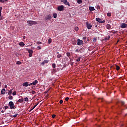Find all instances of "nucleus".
I'll use <instances>...</instances> for the list:
<instances>
[{"instance_id": "1", "label": "nucleus", "mask_w": 127, "mask_h": 127, "mask_svg": "<svg viewBox=\"0 0 127 127\" xmlns=\"http://www.w3.org/2000/svg\"><path fill=\"white\" fill-rule=\"evenodd\" d=\"M27 23L28 26H31V25H35V24H37V22L36 21L28 20Z\"/></svg>"}, {"instance_id": "2", "label": "nucleus", "mask_w": 127, "mask_h": 127, "mask_svg": "<svg viewBox=\"0 0 127 127\" xmlns=\"http://www.w3.org/2000/svg\"><path fill=\"white\" fill-rule=\"evenodd\" d=\"M8 106L10 107V109L11 110H12V109H14L15 106H14V104L12 101H10L8 104Z\"/></svg>"}, {"instance_id": "3", "label": "nucleus", "mask_w": 127, "mask_h": 127, "mask_svg": "<svg viewBox=\"0 0 127 127\" xmlns=\"http://www.w3.org/2000/svg\"><path fill=\"white\" fill-rule=\"evenodd\" d=\"M96 21H98V22H99V23H105V22H106V20H103L102 21V19L100 18H96Z\"/></svg>"}, {"instance_id": "4", "label": "nucleus", "mask_w": 127, "mask_h": 127, "mask_svg": "<svg viewBox=\"0 0 127 127\" xmlns=\"http://www.w3.org/2000/svg\"><path fill=\"white\" fill-rule=\"evenodd\" d=\"M85 24L87 29H91L92 28V24L89 23V22H86Z\"/></svg>"}, {"instance_id": "5", "label": "nucleus", "mask_w": 127, "mask_h": 127, "mask_svg": "<svg viewBox=\"0 0 127 127\" xmlns=\"http://www.w3.org/2000/svg\"><path fill=\"white\" fill-rule=\"evenodd\" d=\"M64 7H65L63 5H61V6H59L58 7V11H63V10H64Z\"/></svg>"}, {"instance_id": "6", "label": "nucleus", "mask_w": 127, "mask_h": 127, "mask_svg": "<svg viewBox=\"0 0 127 127\" xmlns=\"http://www.w3.org/2000/svg\"><path fill=\"white\" fill-rule=\"evenodd\" d=\"M51 18H52V17H51V15L49 14L45 17V20H46V21H48V20H50Z\"/></svg>"}, {"instance_id": "7", "label": "nucleus", "mask_w": 127, "mask_h": 127, "mask_svg": "<svg viewBox=\"0 0 127 127\" xmlns=\"http://www.w3.org/2000/svg\"><path fill=\"white\" fill-rule=\"evenodd\" d=\"M61 2H64L65 5H68V6H70V3H69L67 0H62Z\"/></svg>"}, {"instance_id": "8", "label": "nucleus", "mask_w": 127, "mask_h": 127, "mask_svg": "<svg viewBox=\"0 0 127 127\" xmlns=\"http://www.w3.org/2000/svg\"><path fill=\"white\" fill-rule=\"evenodd\" d=\"M77 45H79V46H81L82 44H83V41L80 40L79 39H77Z\"/></svg>"}, {"instance_id": "9", "label": "nucleus", "mask_w": 127, "mask_h": 127, "mask_svg": "<svg viewBox=\"0 0 127 127\" xmlns=\"http://www.w3.org/2000/svg\"><path fill=\"white\" fill-rule=\"evenodd\" d=\"M28 53L29 54V57H32V54L33 53V51L32 50H28Z\"/></svg>"}, {"instance_id": "10", "label": "nucleus", "mask_w": 127, "mask_h": 127, "mask_svg": "<svg viewBox=\"0 0 127 127\" xmlns=\"http://www.w3.org/2000/svg\"><path fill=\"white\" fill-rule=\"evenodd\" d=\"M127 24L123 23L121 25V28H126V27H127Z\"/></svg>"}, {"instance_id": "11", "label": "nucleus", "mask_w": 127, "mask_h": 127, "mask_svg": "<svg viewBox=\"0 0 127 127\" xmlns=\"http://www.w3.org/2000/svg\"><path fill=\"white\" fill-rule=\"evenodd\" d=\"M106 27L107 29H111L112 26L110 24H108L106 25Z\"/></svg>"}, {"instance_id": "12", "label": "nucleus", "mask_w": 127, "mask_h": 127, "mask_svg": "<svg viewBox=\"0 0 127 127\" xmlns=\"http://www.w3.org/2000/svg\"><path fill=\"white\" fill-rule=\"evenodd\" d=\"M19 45L21 46V47H23L25 44H24V43L23 42H20L19 44Z\"/></svg>"}, {"instance_id": "13", "label": "nucleus", "mask_w": 127, "mask_h": 127, "mask_svg": "<svg viewBox=\"0 0 127 127\" xmlns=\"http://www.w3.org/2000/svg\"><path fill=\"white\" fill-rule=\"evenodd\" d=\"M23 86L24 87H28V82H26L23 83Z\"/></svg>"}, {"instance_id": "14", "label": "nucleus", "mask_w": 127, "mask_h": 127, "mask_svg": "<svg viewBox=\"0 0 127 127\" xmlns=\"http://www.w3.org/2000/svg\"><path fill=\"white\" fill-rule=\"evenodd\" d=\"M89 10H90V11H93L95 10L94 7L89 6Z\"/></svg>"}, {"instance_id": "15", "label": "nucleus", "mask_w": 127, "mask_h": 127, "mask_svg": "<svg viewBox=\"0 0 127 127\" xmlns=\"http://www.w3.org/2000/svg\"><path fill=\"white\" fill-rule=\"evenodd\" d=\"M37 83H38V81H37V80H35L34 82L32 83V85H34V86H35V85L37 84Z\"/></svg>"}, {"instance_id": "16", "label": "nucleus", "mask_w": 127, "mask_h": 127, "mask_svg": "<svg viewBox=\"0 0 127 127\" xmlns=\"http://www.w3.org/2000/svg\"><path fill=\"white\" fill-rule=\"evenodd\" d=\"M1 95H3V94H5V89L3 88L1 90Z\"/></svg>"}, {"instance_id": "17", "label": "nucleus", "mask_w": 127, "mask_h": 127, "mask_svg": "<svg viewBox=\"0 0 127 127\" xmlns=\"http://www.w3.org/2000/svg\"><path fill=\"white\" fill-rule=\"evenodd\" d=\"M37 105H38V104H36L35 105H34V106L29 111V113H30V112H31V111H32V110H34V109H35V108H36V107H37Z\"/></svg>"}, {"instance_id": "18", "label": "nucleus", "mask_w": 127, "mask_h": 127, "mask_svg": "<svg viewBox=\"0 0 127 127\" xmlns=\"http://www.w3.org/2000/svg\"><path fill=\"white\" fill-rule=\"evenodd\" d=\"M109 38H111V37L110 36H107L105 37L104 40L105 41L109 40Z\"/></svg>"}, {"instance_id": "19", "label": "nucleus", "mask_w": 127, "mask_h": 127, "mask_svg": "<svg viewBox=\"0 0 127 127\" xmlns=\"http://www.w3.org/2000/svg\"><path fill=\"white\" fill-rule=\"evenodd\" d=\"M51 42H52V39L51 38H49L48 39V44H51Z\"/></svg>"}, {"instance_id": "20", "label": "nucleus", "mask_w": 127, "mask_h": 127, "mask_svg": "<svg viewBox=\"0 0 127 127\" xmlns=\"http://www.w3.org/2000/svg\"><path fill=\"white\" fill-rule=\"evenodd\" d=\"M116 70L117 71H119V70H120V69H121V67H120V66L118 65H116Z\"/></svg>"}, {"instance_id": "21", "label": "nucleus", "mask_w": 127, "mask_h": 127, "mask_svg": "<svg viewBox=\"0 0 127 127\" xmlns=\"http://www.w3.org/2000/svg\"><path fill=\"white\" fill-rule=\"evenodd\" d=\"M18 102H19V103H23V99H19L18 100Z\"/></svg>"}, {"instance_id": "22", "label": "nucleus", "mask_w": 127, "mask_h": 127, "mask_svg": "<svg viewBox=\"0 0 127 127\" xmlns=\"http://www.w3.org/2000/svg\"><path fill=\"white\" fill-rule=\"evenodd\" d=\"M53 17H54V18H57V13H55L53 14Z\"/></svg>"}, {"instance_id": "23", "label": "nucleus", "mask_w": 127, "mask_h": 127, "mask_svg": "<svg viewBox=\"0 0 127 127\" xmlns=\"http://www.w3.org/2000/svg\"><path fill=\"white\" fill-rule=\"evenodd\" d=\"M11 94H12V89H11L9 91L8 95H11Z\"/></svg>"}, {"instance_id": "24", "label": "nucleus", "mask_w": 127, "mask_h": 127, "mask_svg": "<svg viewBox=\"0 0 127 127\" xmlns=\"http://www.w3.org/2000/svg\"><path fill=\"white\" fill-rule=\"evenodd\" d=\"M70 53H69V52H67V53H66V56H67V57H68V58H69V59H70Z\"/></svg>"}, {"instance_id": "25", "label": "nucleus", "mask_w": 127, "mask_h": 127, "mask_svg": "<svg viewBox=\"0 0 127 127\" xmlns=\"http://www.w3.org/2000/svg\"><path fill=\"white\" fill-rule=\"evenodd\" d=\"M80 60H81V57H79L78 59H76V62H80Z\"/></svg>"}, {"instance_id": "26", "label": "nucleus", "mask_w": 127, "mask_h": 127, "mask_svg": "<svg viewBox=\"0 0 127 127\" xmlns=\"http://www.w3.org/2000/svg\"><path fill=\"white\" fill-rule=\"evenodd\" d=\"M77 3L80 4L82 3V2H83V1L81 0H77Z\"/></svg>"}, {"instance_id": "27", "label": "nucleus", "mask_w": 127, "mask_h": 127, "mask_svg": "<svg viewBox=\"0 0 127 127\" xmlns=\"http://www.w3.org/2000/svg\"><path fill=\"white\" fill-rule=\"evenodd\" d=\"M61 57H62V54H59L57 55V58H61Z\"/></svg>"}, {"instance_id": "28", "label": "nucleus", "mask_w": 127, "mask_h": 127, "mask_svg": "<svg viewBox=\"0 0 127 127\" xmlns=\"http://www.w3.org/2000/svg\"><path fill=\"white\" fill-rule=\"evenodd\" d=\"M2 9V7H0V16H1V10Z\"/></svg>"}, {"instance_id": "29", "label": "nucleus", "mask_w": 127, "mask_h": 127, "mask_svg": "<svg viewBox=\"0 0 127 127\" xmlns=\"http://www.w3.org/2000/svg\"><path fill=\"white\" fill-rule=\"evenodd\" d=\"M8 99H9V100H12V99H13V97H12V96L10 95V96L8 97Z\"/></svg>"}, {"instance_id": "30", "label": "nucleus", "mask_w": 127, "mask_h": 127, "mask_svg": "<svg viewBox=\"0 0 127 127\" xmlns=\"http://www.w3.org/2000/svg\"><path fill=\"white\" fill-rule=\"evenodd\" d=\"M79 52H80V53H83V52H84V51L83 50L82 48H81L79 50Z\"/></svg>"}, {"instance_id": "31", "label": "nucleus", "mask_w": 127, "mask_h": 127, "mask_svg": "<svg viewBox=\"0 0 127 127\" xmlns=\"http://www.w3.org/2000/svg\"><path fill=\"white\" fill-rule=\"evenodd\" d=\"M74 30L75 31H78V30H79V28L78 27H75Z\"/></svg>"}, {"instance_id": "32", "label": "nucleus", "mask_w": 127, "mask_h": 127, "mask_svg": "<svg viewBox=\"0 0 127 127\" xmlns=\"http://www.w3.org/2000/svg\"><path fill=\"white\" fill-rule=\"evenodd\" d=\"M16 64H17V65H20V64H21V62H19V61H17V62H16Z\"/></svg>"}, {"instance_id": "33", "label": "nucleus", "mask_w": 127, "mask_h": 127, "mask_svg": "<svg viewBox=\"0 0 127 127\" xmlns=\"http://www.w3.org/2000/svg\"><path fill=\"white\" fill-rule=\"evenodd\" d=\"M52 67L53 68H56V64H52Z\"/></svg>"}, {"instance_id": "34", "label": "nucleus", "mask_w": 127, "mask_h": 127, "mask_svg": "<svg viewBox=\"0 0 127 127\" xmlns=\"http://www.w3.org/2000/svg\"><path fill=\"white\" fill-rule=\"evenodd\" d=\"M107 16H111L112 14L111 13H107Z\"/></svg>"}, {"instance_id": "35", "label": "nucleus", "mask_w": 127, "mask_h": 127, "mask_svg": "<svg viewBox=\"0 0 127 127\" xmlns=\"http://www.w3.org/2000/svg\"><path fill=\"white\" fill-rule=\"evenodd\" d=\"M24 101H25V102H27V101H28V98L27 97H25V98H24Z\"/></svg>"}, {"instance_id": "36", "label": "nucleus", "mask_w": 127, "mask_h": 127, "mask_svg": "<svg viewBox=\"0 0 127 127\" xmlns=\"http://www.w3.org/2000/svg\"><path fill=\"white\" fill-rule=\"evenodd\" d=\"M44 62L45 63V64H46V63H48L49 61L47 60H46L44 61Z\"/></svg>"}, {"instance_id": "37", "label": "nucleus", "mask_w": 127, "mask_h": 127, "mask_svg": "<svg viewBox=\"0 0 127 127\" xmlns=\"http://www.w3.org/2000/svg\"><path fill=\"white\" fill-rule=\"evenodd\" d=\"M13 96H15L16 95V91H14L12 93Z\"/></svg>"}, {"instance_id": "38", "label": "nucleus", "mask_w": 127, "mask_h": 127, "mask_svg": "<svg viewBox=\"0 0 127 127\" xmlns=\"http://www.w3.org/2000/svg\"><path fill=\"white\" fill-rule=\"evenodd\" d=\"M18 114H15L13 116V118H16Z\"/></svg>"}, {"instance_id": "39", "label": "nucleus", "mask_w": 127, "mask_h": 127, "mask_svg": "<svg viewBox=\"0 0 127 127\" xmlns=\"http://www.w3.org/2000/svg\"><path fill=\"white\" fill-rule=\"evenodd\" d=\"M45 64V63L44 62H43L42 63H41V65H42V66H44V65Z\"/></svg>"}, {"instance_id": "40", "label": "nucleus", "mask_w": 127, "mask_h": 127, "mask_svg": "<svg viewBox=\"0 0 127 127\" xmlns=\"http://www.w3.org/2000/svg\"><path fill=\"white\" fill-rule=\"evenodd\" d=\"M60 104H63V100H61L60 101Z\"/></svg>"}, {"instance_id": "41", "label": "nucleus", "mask_w": 127, "mask_h": 127, "mask_svg": "<svg viewBox=\"0 0 127 127\" xmlns=\"http://www.w3.org/2000/svg\"><path fill=\"white\" fill-rule=\"evenodd\" d=\"M4 108H5V110H7V109H8V106H4Z\"/></svg>"}, {"instance_id": "42", "label": "nucleus", "mask_w": 127, "mask_h": 127, "mask_svg": "<svg viewBox=\"0 0 127 127\" xmlns=\"http://www.w3.org/2000/svg\"><path fill=\"white\" fill-rule=\"evenodd\" d=\"M82 39H83V40H86V39H87V37H83Z\"/></svg>"}, {"instance_id": "43", "label": "nucleus", "mask_w": 127, "mask_h": 127, "mask_svg": "<svg viewBox=\"0 0 127 127\" xmlns=\"http://www.w3.org/2000/svg\"><path fill=\"white\" fill-rule=\"evenodd\" d=\"M37 49H38V50H40V49H41V47L38 46V47H37Z\"/></svg>"}, {"instance_id": "44", "label": "nucleus", "mask_w": 127, "mask_h": 127, "mask_svg": "<svg viewBox=\"0 0 127 127\" xmlns=\"http://www.w3.org/2000/svg\"><path fill=\"white\" fill-rule=\"evenodd\" d=\"M55 117H56V115H55V114L52 115L53 119H54V118H55Z\"/></svg>"}, {"instance_id": "45", "label": "nucleus", "mask_w": 127, "mask_h": 127, "mask_svg": "<svg viewBox=\"0 0 127 127\" xmlns=\"http://www.w3.org/2000/svg\"><path fill=\"white\" fill-rule=\"evenodd\" d=\"M69 100V97H66V98H65V101H68Z\"/></svg>"}, {"instance_id": "46", "label": "nucleus", "mask_w": 127, "mask_h": 127, "mask_svg": "<svg viewBox=\"0 0 127 127\" xmlns=\"http://www.w3.org/2000/svg\"><path fill=\"white\" fill-rule=\"evenodd\" d=\"M0 2H2V3L4 2V0H0Z\"/></svg>"}, {"instance_id": "47", "label": "nucleus", "mask_w": 127, "mask_h": 127, "mask_svg": "<svg viewBox=\"0 0 127 127\" xmlns=\"http://www.w3.org/2000/svg\"><path fill=\"white\" fill-rule=\"evenodd\" d=\"M2 19H3V18L2 17V16H0V20H2Z\"/></svg>"}, {"instance_id": "48", "label": "nucleus", "mask_w": 127, "mask_h": 127, "mask_svg": "<svg viewBox=\"0 0 127 127\" xmlns=\"http://www.w3.org/2000/svg\"><path fill=\"white\" fill-rule=\"evenodd\" d=\"M37 43V44H42V43L41 42H38Z\"/></svg>"}, {"instance_id": "49", "label": "nucleus", "mask_w": 127, "mask_h": 127, "mask_svg": "<svg viewBox=\"0 0 127 127\" xmlns=\"http://www.w3.org/2000/svg\"><path fill=\"white\" fill-rule=\"evenodd\" d=\"M75 52H77V53L79 52V50L76 49V50H75Z\"/></svg>"}, {"instance_id": "50", "label": "nucleus", "mask_w": 127, "mask_h": 127, "mask_svg": "<svg viewBox=\"0 0 127 127\" xmlns=\"http://www.w3.org/2000/svg\"><path fill=\"white\" fill-rule=\"evenodd\" d=\"M4 112H5V109L4 110H2L1 113H4Z\"/></svg>"}, {"instance_id": "51", "label": "nucleus", "mask_w": 127, "mask_h": 127, "mask_svg": "<svg viewBox=\"0 0 127 127\" xmlns=\"http://www.w3.org/2000/svg\"><path fill=\"white\" fill-rule=\"evenodd\" d=\"M121 103L122 105H125V102L122 101Z\"/></svg>"}, {"instance_id": "52", "label": "nucleus", "mask_w": 127, "mask_h": 127, "mask_svg": "<svg viewBox=\"0 0 127 127\" xmlns=\"http://www.w3.org/2000/svg\"><path fill=\"white\" fill-rule=\"evenodd\" d=\"M32 84V83L28 84V86H31Z\"/></svg>"}, {"instance_id": "53", "label": "nucleus", "mask_w": 127, "mask_h": 127, "mask_svg": "<svg viewBox=\"0 0 127 127\" xmlns=\"http://www.w3.org/2000/svg\"><path fill=\"white\" fill-rule=\"evenodd\" d=\"M35 93V91H32V94H34Z\"/></svg>"}, {"instance_id": "54", "label": "nucleus", "mask_w": 127, "mask_h": 127, "mask_svg": "<svg viewBox=\"0 0 127 127\" xmlns=\"http://www.w3.org/2000/svg\"><path fill=\"white\" fill-rule=\"evenodd\" d=\"M48 93V91H46L45 92V94H47Z\"/></svg>"}, {"instance_id": "55", "label": "nucleus", "mask_w": 127, "mask_h": 127, "mask_svg": "<svg viewBox=\"0 0 127 127\" xmlns=\"http://www.w3.org/2000/svg\"><path fill=\"white\" fill-rule=\"evenodd\" d=\"M4 88H7V85H5Z\"/></svg>"}, {"instance_id": "56", "label": "nucleus", "mask_w": 127, "mask_h": 127, "mask_svg": "<svg viewBox=\"0 0 127 127\" xmlns=\"http://www.w3.org/2000/svg\"><path fill=\"white\" fill-rule=\"evenodd\" d=\"M1 86V82L0 81V87Z\"/></svg>"}, {"instance_id": "57", "label": "nucleus", "mask_w": 127, "mask_h": 127, "mask_svg": "<svg viewBox=\"0 0 127 127\" xmlns=\"http://www.w3.org/2000/svg\"><path fill=\"white\" fill-rule=\"evenodd\" d=\"M57 54H59V52H57Z\"/></svg>"}, {"instance_id": "58", "label": "nucleus", "mask_w": 127, "mask_h": 127, "mask_svg": "<svg viewBox=\"0 0 127 127\" xmlns=\"http://www.w3.org/2000/svg\"><path fill=\"white\" fill-rule=\"evenodd\" d=\"M97 25H95V27H97Z\"/></svg>"}, {"instance_id": "59", "label": "nucleus", "mask_w": 127, "mask_h": 127, "mask_svg": "<svg viewBox=\"0 0 127 127\" xmlns=\"http://www.w3.org/2000/svg\"><path fill=\"white\" fill-rule=\"evenodd\" d=\"M98 127H101V126H98Z\"/></svg>"}, {"instance_id": "60", "label": "nucleus", "mask_w": 127, "mask_h": 127, "mask_svg": "<svg viewBox=\"0 0 127 127\" xmlns=\"http://www.w3.org/2000/svg\"><path fill=\"white\" fill-rule=\"evenodd\" d=\"M5 0L6 1H7V0Z\"/></svg>"}, {"instance_id": "61", "label": "nucleus", "mask_w": 127, "mask_h": 127, "mask_svg": "<svg viewBox=\"0 0 127 127\" xmlns=\"http://www.w3.org/2000/svg\"><path fill=\"white\" fill-rule=\"evenodd\" d=\"M0 39H1V37L0 36Z\"/></svg>"}, {"instance_id": "62", "label": "nucleus", "mask_w": 127, "mask_h": 127, "mask_svg": "<svg viewBox=\"0 0 127 127\" xmlns=\"http://www.w3.org/2000/svg\"><path fill=\"white\" fill-rule=\"evenodd\" d=\"M66 60H68V58H66Z\"/></svg>"}, {"instance_id": "63", "label": "nucleus", "mask_w": 127, "mask_h": 127, "mask_svg": "<svg viewBox=\"0 0 127 127\" xmlns=\"http://www.w3.org/2000/svg\"><path fill=\"white\" fill-rule=\"evenodd\" d=\"M101 100H102V102H103V98Z\"/></svg>"}, {"instance_id": "64", "label": "nucleus", "mask_w": 127, "mask_h": 127, "mask_svg": "<svg viewBox=\"0 0 127 127\" xmlns=\"http://www.w3.org/2000/svg\"><path fill=\"white\" fill-rule=\"evenodd\" d=\"M114 33H116V32H114Z\"/></svg>"}]
</instances>
